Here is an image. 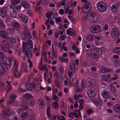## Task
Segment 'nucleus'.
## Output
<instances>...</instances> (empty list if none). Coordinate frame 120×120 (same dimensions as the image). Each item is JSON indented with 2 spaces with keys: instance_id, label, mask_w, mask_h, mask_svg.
Masks as SVG:
<instances>
[{
  "instance_id": "obj_19",
  "label": "nucleus",
  "mask_w": 120,
  "mask_h": 120,
  "mask_svg": "<svg viewBox=\"0 0 120 120\" xmlns=\"http://www.w3.org/2000/svg\"><path fill=\"white\" fill-rule=\"evenodd\" d=\"M32 42L31 40L29 39L26 43V46L27 48L28 49H30L33 47Z\"/></svg>"
},
{
  "instance_id": "obj_2",
  "label": "nucleus",
  "mask_w": 120,
  "mask_h": 120,
  "mask_svg": "<svg viewBox=\"0 0 120 120\" xmlns=\"http://www.w3.org/2000/svg\"><path fill=\"white\" fill-rule=\"evenodd\" d=\"M0 60L3 62L4 63V64L7 65H10L11 62L13 61V59L5 57L4 55L1 52H0Z\"/></svg>"
},
{
  "instance_id": "obj_21",
  "label": "nucleus",
  "mask_w": 120,
  "mask_h": 120,
  "mask_svg": "<svg viewBox=\"0 0 120 120\" xmlns=\"http://www.w3.org/2000/svg\"><path fill=\"white\" fill-rule=\"evenodd\" d=\"M57 87H59L60 85V80L59 77L56 78L54 81Z\"/></svg>"
},
{
  "instance_id": "obj_9",
  "label": "nucleus",
  "mask_w": 120,
  "mask_h": 120,
  "mask_svg": "<svg viewBox=\"0 0 120 120\" xmlns=\"http://www.w3.org/2000/svg\"><path fill=\"white\" fill-rule=\"evenodd\" d=\"M90 30L93 33H98L100 31V28L98 25H93L90 28Z\"/></svg>"
},
{
  "instance_id": "obj_6",
  "label": "nucleus",
  "mask_w": 120,
  "mask_h": 120,
  "mask_svg": "<svg viewBox=\"0 0 120 120\" xmlns=\"http://www.w3.org/2000/svg\"><path fill=\"white\" fill-rule=\"evenodd\" d=\"M0 45L1 50L2 51H3V50H5L9 47L11 48L10 46L9 42L6 40H3L1 43Z\"/></svg>"
},
{
  "instance_id": "obj_47",
  "label": "nucleus",
  "mask_w": 120,
  "mask_h": 120,
  "mask_svg": "<svg viewBox=\"0 0 120 120\" xmlns=\"http://www.w3.org/2000/svg\"><path fill=\"white\" fill-rule=\"evenodd\" d=\"M26 43L23 42V46L22 47V51L23 52H25L26 49Z\"/></svg>"
},
{
  "instance_id": "obj_34",
  "label": "nucleus",
  "mask_w": 120,
  "mask_h": 120,
  "mask_svg": "<svg viewBox=\"0 0 120 120\" xmlns=\"http://www.w3.org/2000/svg\"><path fill=\"white\" fill-rule=\"evenodd\" d=\"M6 82L7 83V88L8 89H7V92H8L9 90H11L12 87L11 86V82H8L7 81H6Z\"/></svg>"
},
{
  "instance_id": "obj_36",
  "label": "nucleus",
  "mask_w": 120,
  "mask_h": 120,
  "mask_svg": "<svg viewBox=\"0 0 120 120\" xmlns=\"http://www.w3.org/2000/svg\"><path fill=\"white\" fill-rule=\"evenodd\" d=\"M26 55L29 57H31L32 53L31 51L29 49L27 50L26 52Z\"/></svg>"
},
{
  "instance_id": "obj_13",
  "label": "nucleus",
  "mask_w": 120,
  "mask_h": 120,
  "mask_svg": "<svg viewBox=\"0 0 120 120\" xmlns=\"http://www.w3.org/2000/svg\"><path fill=\"white\" fill-rule=\"evenodd\" d=\"M35 87V84L33 82H32L30 84H27L26 86V88L29 90L31 91L33 89H34Z\"/></svg>"
},
{
  "instance_id": "obj_7",
  "label": "nucleus",
  "mask_w": 120,
  "mask_h": 120,
  "mask_svg": "<svg viewBox=\"0 0 120 120\" xmlns=\"http://www.w3.org/2000/svg\"><path fill=\"white\" fill-rule=\"evenodd\" d=\"M90 55L91 57L93 58H97L99 55V51L97 49H92L90 51Z\"/></svg>"
},
{
  "instance_id": "obj_18",
  "label": "nucleus",
  "mask_w": 120,
  "mask_h": 120,
  "mask_svg": "<svg viewBox=\"0 0 120 120\" xmlns=\"http://www.w3.org/2000/svg\"><path fill=\"white\" fill-rule=\"evenodd\" d=\"M20 6L19 5L15 6L13 8V11L15 13H17L20 11Z\"/></svg>"
},
{
  "instance_id": "obj_43",
  "label": "nucleus",
  "mask_w": 120,
  "mask_h": 120,
  "mask_svg": "<svg viewBox=\"0 0 120 120\" xmlns=\"http://www.w3.org/2000/svg\"><path fill=\"white\" fill-rule=\"evenodd\" d=\"M11 1L12 4L13 5L18 4L19 3V0H11Z\"/></svg>"
},
{
  "instance_id": "obj_17",
  "label": "nucleus",
  "mask_w": 120,
  "mask_h": 120,
  "mask_svg": "<svg viewBox=\"0 0 120 120\" xmlns=\"http://www.w3.org/2000/svg\"><path fill=\"white\" fill-rule=\"evenodd\" d=\"M21 5L26 9H28L29 8V5L28 3L25 1H21Z\"/></svg>"
},
{
  "instance_id": "obj_25",
  "label": "nucleus",
  "mask_w": 120,
  "mask_h": 120,
  "mask_svg": "<svg viewBox=\"0 0 120 120\" xmlns=\"http://www.w3.org/2000/svg\"><path fill=\"white\" fill-rule=\"evenodd\" d=\"M88 95L91 98H93L95 95L94 92L93 91L91 90H89L87 92Z\"/></svg>"
},
{
  "instance_id": "obj_44",
  "label": "nucleus",
  "mask_w": 120,
  "mask_h": 120,
  "mask_svg": "<svg viewBox=\"0 0 120 120\" xmlns=\"http://www.w3.org/2000/svg\"><path fill=\"white\" fill-rule=\"evenodd\" d=\"M1 65V66L4 72H6L8 70V68L5 66H4V64L3 65Z\"/></svg>"
},
{
  "instance_id": "obj_8",
  "label": "nucleus",
  "mask_w": 120,
  "mask_h": 120,
  "mask_svg": "<svg viewBox=\"0 0 120 120\" xmlns=\"http://www.w3.org/2000/svg\"><path fill=\"white\" fill-rule=\"evenodd\" d=\"M111 33L112 36L115 38L118 37L120 35L118 30L116 28L112 29L111 31Z\"/></svg>"
},
{
  "instance_id": "obj_35",
  "label": "nucleus",
  "mask_w": 120,
  "mask_h": 120,
  "mask_svg": "<svg viewBox=\"0 0 120 120\" xmlns=\"http://www.w3.org/2000/svg\"><path fill=\"white\" fill-rule=\"evenodd\" d=\"M77 79L76 78H74L72 79L71 83L70 85L72 86L73 85H75L77 83Z\"/></svg>"
},
{
  "instance_id": "obj_31",
  "label": "nucleus",
  "mask_w": 120,
  "mask_h": 120,
  "mask_svg": "<svg viewBox=\"0 0 120 120\" xmlns=\"http://www.w3.org/2000/svg\"><path fill=\"white\" fill-rule=\"evenodd\" d=\"M28 113L27 112H25L22 114L20 117L22 119H24L28 116Z\"/></svg>"
},
{
  "instance_id": "obj_59",
  "label": "nucleus",
  "mask_w": 120,
  "mask_h": 120,
  "mask_svg": "<svg viewBox=\"0 0 120 120\" xmlns=\"http://www.w3.org/2000/svg\"><path fill=\"white\" fill-rule=\"evenodd\" d=\"M92 112V110L90 109H88L86 110V112L88 114H91Z\"/></svg>"
},
{
  "instance_id": "obj_4",
  "label": "nucleus",
  "mask_w": 120,
  "mask_h": 120,
  "mask_svg": "<svg viewBox=\"0 0 120 120\" xmlns=\"http://www.w3.org/2000/svg\"><path fill=\"white\" fill-rule=\"evenodd\" d=\"M97 7L99 11L102 12L105 11L107 8L105 4L102 1H100L98 3Z\"/></svg>"
},
{
  "instance_id": "obj_12",
  "label": "nucleus",
  "mask_w": 120,
  "mask_h": 120,
  "mask_svg": "<svg viewBox=\"0 0 120 120\" xmlns=\"http://www.w3.org/2000/svg\"><path fill=\"white\" fill-rule=\"evenodd\" d=\"M12 27L17 31H19L21 29L19 24L16 22H14L12 24Z\"/></svg>"
},
{
  "instance_id": "obj_37",
  "label": "nucleus",
  "mask_w": 120,
  "mask_h": 120,
  "mask_svg": "<svg viewBox=\"0 0 120 120\" xmlns=\"http://www.w3.org/2000/svg\"><path fill=\"white\" fill-rule=\"evenodd\" d=\"M110 70V69L103 68H101V69L100 71L101 72L104 73L105 72L109 71Z\"/></svg>"
},
{
  "instance_id": "obj_26",
  "label": "nucleus",
  "mask_w": 120,
  "mask_h": 120,
  "mask_svg": "<svg viewBox=\"0 0 120 120\" xmlns=\"http://www.w3.org/2000/svg\"><path fill=\"white\" fill-rule=\"evenodd\" d=\"M114 109L115 111L117 112H120V106L119 105H115L114 106Z\"/></svg>"
},
{
  "instance_id": "obj_64",
  "label": "nucleus",
  "mask_w": 120,
  "mask_h": 120,
  "mask_svg": "<svg viewBox=\"0 0 120 120\" xmlns=\"http://www.w3.org/2000/svg\"><path fill=\"white\" fill-rule=\"evenodd\" d=\"M55 20L56 22H60L61 21V19L59 17L56 18L55 19Z\"/></svg>"
},
{
  "instance_id": "obj_50",
  "label": "nucleus",
  "mask_w": 120,
  "mask_h": 120,
  "mask_svg": "<svg viewBox=\"0 0 120 120\" xmlns=\"http://www.w3.org/2000/svg\"><path fill=\"white\" fill-rule=\"evenodd\" d=\"M75 86V89L76 91V92L78 91L79 90V86L78 85L77 83L75 85H74Z\"/></svg>"
},
{
  "instance_id": "obj_61",
  "label": "nucleus",
  "mask_w": 120,
  "mask_h": 120,
  "mask_svg": "<svg viewBox=\"0 0 120 120\" xmlns=\"http://www.w3.org/2000/svg\"><path fill=\"white\" fill-rule=\"evenodd\" d=\"M66 38V37L64 35H62L60 36V40H64L65 38Z\"/></svg>"
},
{
  "instance_id": "obj_33",
  "label": "nucleus",
  "mask_w": 120,
  "mask_h": 120,
  "mask_svg": "<svg viewBox=\"0 0 120 120\" xmlns=\"http://www.w3.org/2000/svg\"><path fill=\"white\" fill-rule=\"evenodd\" d=\"M52 106L54 108H57L58 109H59L58 104L55 101L52 102Z\"/></svg>"
},
{
  "instance_id": "obj_5",
  "label": "nucleus",
  "mask_w": 120,
  "mask_h": 120,
  "mask_svg": "<svg viewBox=\"0 0 120 120\" xmlns=\"http://www.w3.org/2000/svg\"><path fill=\"white\" fill-rule=\"evenodd\" d=\"M91 5L90 3L88 2L84 4L83 6L82 10L83 12L85 13L88 12L90 10Z\"/></svg>"
},
{
  "instance_id": "obj_39",
  "label": "nucleus",
  "mask_w": 120,
  "mask_h": 120,
  "mask_svg": "<svg viewBox=\"0 0 120 120\" xmlns=\"http://www.w3.org/2000/svg\"><path fill=\"white\" fill-rule=\"evenodd\" d=\"M52 54L55 58H56L57 57V51H54V48H52Z\"/></svg>"
},
{
  "instance_id": "obj_40",
  "label": "nucleus",
  "mask_w": 120,
  "mask_h": 120,
  "mask_svg": "<svg viewBox=\"0 0 120 120\" xmlns=\"http://www.w3.org/2000/svg\"><path fill=\"white\" fill-rule=\"evenodd\" d=\"M24 96V97L27 99L32 98L33 97L32 95L28 93H26L25 94Z\"/></svg>"
},
{
  "instance_id": "obj_14",
  "label": "nucleus",
  "mask_w": 120,
  "mask_h": 120,
  "mask_svg": "<svg viewBox=\"0 0 120 120\" xmlns=\"http://www.w3.org/2000/svg\"><path fill=\"white\" fill-rule=\"evenodd\" d=\"M0 35L3 38L6 39H9V37L8 34L4 30H2L0 31Z\"/></svg>"
},
{
  "instance_id": "obj_52",
  "label": "nucleus",
  "mask_w": 120,
  "mask_h": 120,
  "mask_svg": "<svg viewBox=\"0 0 120 120\" xmlns=\"http://www.w3.org/2000/svg\"><path fill=\"white\" fill-rule=\"evenodd\" d=\"M40 69L43 71H44L47 69V67L45 65L41 66L40 68Z\"/></svg>"
},
{
  "instance_id": "obj_55",
  "label": "nucleus",
  "mask_w": 120,
  "mask_h": 120,
  "mask_svg": "<svg viewBox=\"0 0 120 120\" xmlns=\"http://www.w3.org/2000/svg\"><path fill=\"white\" fill-rule=\"evenodd\" d=\"M47 111V114L48 116H51V114L50 113V112L49 110V108H48L46 110Z\"/></svg>"
},
{
  "instance_id": "obj_57",
  "label": "nucleus",
  "mask_w": 120,
  "mask_h": 120,
  "mask_svg": "<svg viewBox=\"0 0 120 120\" xmlns=\"http://www.w3.org/2000/svg\"><path fill=\"white\" fill-rule=\"evenodd\" d=\"M64 12V10L62 9H60L59 10V13L61 15H62L63 14Z\"/></svg>"
},
{
  "instance_id": "obj_16",
  "label": "nucleus",
  "mask_w": 120,
  "mask_h": 120,
  "mask_svg": "<svg viewBox=\"0 0 120 120\" xmlns=\"http://www.w3.org/2000/svg\"><path fill=\"white\" fill-rule=\"evenodd\" d=\"M101 78L103 80L106 82L109 81L111 80L110 75L109 74L107 75H103L101 76Z\"/></svg>"
},
{
  "instance_id": "obj_48",
  "label": "nucleus",
  "mask_w": 120,
  "mask_h": 120,
  "mask_svg": "<svg viewBox=\"0 0 120 120\" xmlns=\"http://www.w3.org/2000/svg\"><path fill=\"white\" fill-rule=\"evenodd\" d=\"M59 98L56 95H54L53 97V99L54 101H57L59 100Z\"/></svg>"
},
{
  "instance_id": "obj_60",
  "label": "nucleus",
  "mask_w": 120,
  "mask_h": 120,
  "mask_svg": "<svg viewBox=\"0 0 120 120\" xmlns=\"http://www.w3.org/2000/svg\"><path fill=\"white\" fill-rule=\"evenodd\" d=\"M59 70L61 74H62L63 73L64 69L63 68V67H60V68Z\"/></svg>"
},
{
  "instance_id": "obj_51",
  "label": "nucleus",
  "mask_w": 120,
  "mask_h": 120,
  "mask_svg": "<svg viewBox=\"0 0 120 120\" xmlns=\"http://www.w3.org/2000/svg\"><path fill=\"white\" fill-rule=\"evenodd\" d=\"M111 90L112 91V92H113L114 94H115L116 95H117L116 94V90L115 87H112L111 89Z\"/></svg>"
},
{
  "instance_id": "obj_42",
  "label": "nucleus",
  "mask_w": 120,
  "mask_h": 120,
  "mask_svg": "<svg viewBox=\"0 0 120 120\" xmlns=\"http://www.w3.org/2000/svg\"><path fill=\"white\" fill-rule=\"evenodd\" d=\"M8 32L11 34H14L15 32V31L12 28H9L8 29Z\"/></svg>"
},
{
  "instance_id": "obj_10",
  "label": "nucleus",
  "mask_w": 120,
  "mask_h": 120,
  "mask_svg": "<svg viewBox=\"0 0 120 120\" xmlns=\"http://www.w3.org/2000/svg\"><path fill=\"white\" fill-rule=\"evenodd\" d=\"M69 68L68 71H74L77 70V69L76 68L74 62L73 61L71 60L70 62Z\"/></svg>"
},
{
  "instance_id": "obj_29",
  "label": "nucleus",
  "mask_w": 120,
  "mask_h": 120,
  "mask_svg": "<svg viewBox=\"0 0 120 120\" xmlns=\"http://www.w3.org/2000/svg\"><path fill=\"white\" fill-rule=\"evenodd\" d=\"M10 41L11 44H15L16 42V38L13 37H9V39Z\"/></svg>"
},
{
  "instance_id": "obj_45",
  "label": "nucleus",
  "mask_w": 120,
  "mask_h": 120,
  "mask_svg": "<svg viewBox=\"0 0 120 120\" xmlns=\"http://www.w3.org/2000/svg\"><path fill=\"white\" fill-rule=\"evenodd\" d=\"M35 103V101L33 100H31L29 103V105L31 106H33Z\"/></svg>"
},
{
  "instance_id": "obj_53",
  "label": "nucleus",
  "mask_w": 120,
  "mask_h": 120,
  "mask_svg": "<svg viewBox=\"0 0 120 120\" xmlns=\"http://www.w3.org/2000/svg\"><path fill=\"white\" fill-rule=\"evenodd\" d=\"M24 111L23 109L22 108L18 109H17V112L19 113H21Z\"/></svg>"
},
{
  "instance_id": "obj_15",
  "label": "nucleus",
  "mask_w": 120,
  "mask_h": 120,
  "mask_svg": "<svg viewBox=\"0 0 120 120\" xmlns=\"http://www.w3.org/2000/svg\"><path fill=\"white\" fill-rule=\"evenodd\" d=\"M101 96L104 98H109V94L108 91L105 90H103L101 92Z\"/></svg>"
},
{
  "instance_id": "obj_1",
  "label": "nucleus",
  "mask_w": 120,
  "mask_h": 120,
  "mask_svg": "<svg viewBox=\"0 0 120 120\" xmlns=\"http://www.w3.org/2000/svg\"><path fill=\"white\" fill-rule=\"evenodd\" d=\"M18 61L15 59L12 68L13 70L14 76L17 78H18L20 77L22 73L19 71L18 69Z\"/></svg>"
},
{
  "instance_id": "obj_30",
  "label": "nucleus",
  "mask_w": 120,
  "mask_h": 120,
  "mask_svg": "<svg viewBox=\"0 0 120 120\" xmlns=\"http://www.w3.org/2000/svg\"><path fill=\"white\" fill-rule=\"evenodd\" d=\"M94 36V34H89L86 36V38L88 40L91 41L92 40V38H93Z\"/></svg>"
},
{
  "instance_id": "obj_41",
  "label": "nucleus",
  "mask_w": 120,
  "mask_h": 120,
  "mask_svg": "<svg viewBox=\"0 0 120 120\" xmlns=\"http://www.w3.org/2000/svg\"><path fill=\"white\" fill-rule=\"evenodd\" d=\"M17 96V95H12L10 97V100L13 102L15 101V99L16 98Z\"/></svg>"
},
{
  "instance_id": "obj_28",
  "label": "nucleus",
  "mask_w": 120,
  "mask_h": 120,
  "mask_svg": "<svg viewBox=\"0 0 120 120\" xmlns=\"http://www.w3.org/2000/svg\"><path fill=\"white\" fill-rule=\"evenodd\" d=\"M113 51L115 53L120 54V48L115 47L113 49Z\"/></svg>"
},
{
  "instance_id": "obj_22",
  "label": "nucleus",
  "mask_w": 120,
  "mask_h": 120,
  "mask_svg": "<svg viewBox=\"0 0 120 120\" xmlns=\"http://www.w3.org/2000/svg\"><path fill=\"white\" fill-rule=\"evenodd\" d=\"M37 104L40 106L41 108H43L45 106V104L43 99H40L38 100Z\"/></svg>"
},
{
  "instance_id": "obj_56",
  "label": "nucleus",
  "mask_w": 120,
  "mask_h": 120,
  "mask_svg": "<svg viewBox=\"0 0 120 120\" xmlns=\"http://www.w3.org/2000/svg\"><path fill=\"white\" fill-rule=\"evenodd\" d=\"M20 19L22 21H23L26 18V16L24 15H21L19 17Z\"/></svg>"
},
{
  "instance_id": "obj_62",
  "label": "nucleus",
  "mask_w": 120,
  "mask_h": 120,
  "mask_svg": "<svg viewBox=\"0 0 120 120\" xmlns=\"http://www.w3.org/2000/svg\"><path fill=\"white\" fill-rule=\"evenodd\" d=\"M74 113H77L79 115H81L80 111L79 110H78L77 109H75L74 112Z\"/></svg>"
},
{
  "instance_id": "obj_20",
  "label": "nucleus",
  "mask_w": 120,
  "mask_h": 120,
  "mask_svg": "<svg viewBox=\"0 0 120 120\" xmlns=\"http://www.w3.org/2000/svg\"><path fill=\"white\" fill-rule=\"evenodd\" d=\"M21 70L24 72H26L28 70L27 68V65L26 63H22V64H21Z\"/></svg>"
},
{
  "instance_id": "obj_38",
  "label": "nucleus",
  "mask_w": 120,
  "mask_h": 120,
  "mask_svg": "<svg viewBox=\"0 0 120 120\" xmlns=\"http://www.w3.org/2000/svg\"><path fill=\"white\" fill-rule=\"evenodd\" d=\"M21 106L22 108L24 109L27 108V104L25 102H22L21 103Z\"/></svg>"
},
{
  "instance_id": "obj_23",
  "label": "nucleus",
  "mask_w": 120,
  "mask_h": 120,
  "mask_svg": "<svg viewBox=\"0 0 120 120\" xmlns=\"http://www.w3.org/2000/svg\"><path fill=\"white\" fill-rule=\"evenodd\" d=\"M86 82L87 83L91 85V86H93L94 85L95 83V80L94 79L89 78L87 79Z\"/></svg>"
},
{
  "instance_id": "obj_63",
  "label": "nucleus",
  "mask_w": 120,
  "mask_h": 120,
  "mask_svg": "<svg viewBox=\"0 0 120 120\" xmlns=\"http://www.w3.org/2000/svg\"><path fill=\"white\" fill-rule=\"evenodd\" d=\"M35 118L33 115H31L30 116L29 119V120H34Z\"/></svg>"
},
{
  "instance_id": "obj_58",
  "label": "nucleus",
  "mask_w": 120,
  "mask_h": 120,
  "mask_svg": "<svg viewBox=\"0 0 120 120\" xmlns=\"http://www.w3.org/2000/svg\"><path fill=\"white\" fill-rule=\"evenodd\" d=\"M28 17L27 16H26V18L22 21L24 23H26L28 21Z\"/></svg>"
},
{
  "instance_id": "obj_54",
  "label": "nucleus",
  "mask_w": 120,
  "mask_h": 120,
  "mask_svg": "<svg viewBox=\"0 0 120 120\" xmlns=\"http://www.w3.org/2000/svg\"><path fill=\"white\" fill-rule=\"evenodd\" d=\"M3 52H8L10 54L12 52V51L11 50H9L8 48L6 49L5 50H3Z\"/></svg>"
},
{
  "instance_id": "obj_11",
  "label": "nucleus",
  "mask_w": 120,
  "mask_h": 120,
  "mask_svg": "<svg viewBox=\"0 0 120 120\" xmlns=\"http://www.w3.org/2000/svg\"><path fill=\"white\" fill-rule=\"evenodd\" d=\"M24 34L27 38H30L31 37V34L28 31V28L26 26L24 27Z\"/></svg>"
},
{
  "instance_id": "obj_32",
  "label": "nucleus",
  "mask_w": 120,
  "mask_h": 120,
  "mask_svg": "<svg viewBox=\"0 0 120 120\" xmlns=\"http://www.w3.org/2000/svg\"><path fill=\"white\" fill-rule=\"evenodd\" d=\"M72 29L71 28H70L67 30L66 32L67 34L70 36H72L73 34Z\"/></svg>"
},
{
  "instance_id": "obj_27",
  "label": "nucleus",
  "mask_w": 120,
  "mask_h": 120,
  "mask_svg": "<svg viewBox=\"0 0 120 120\" xmlns=\"http://www.w3.org/2000/svg\"><path fill=\"white\" fill-rule=\"evenodd\" d=\"M111 11L113 12H116L117 11L118 9L117 6L115 4H113L111 7Z\"/></svg>"
},
{
  "instance_id": "obj_24",
  "label": "nucleus",
  "mask_w": 120,
  "mask_h": 120,
  "mask_svg": "<svg viewBox=\"0 0 120 120\" xmlns=\"http://www.w3.org/2000/svg\"><path fill=\"white\" fill-rule=\"evenodd\" d=\"M7 14V12L5 10L4 8L0 9V15L4 17Z\"/></svg>"
},
{
  "instance_id": "obj_3",
  "label": "nucleus",
  "mask_w": 120,
  "mask_h": 120,
  "mask_svg": "<svg viewBox=\"0 0 120 120\" xmlns=\"http://www.w3.org/2000/svg\"><path fill=\"white\" fill-rule=\"evenodd\" d=\"M97 18V17L95 14L92 12L91 13L88 14L85 17L83 18L82 20H85V19L86 20H88L91 22H94L96 21Z\"/></svg>"
},
{
  "instance_id": "obj_46",
  "label": "nucleus",
  "mask_w": 120,
  "mask_h": 120,
  "mask_svg": "<svg viewBox=\"0 0 120 120\" xmlns=\"http://www.w3.org/2000/svg\"><path fill=\"white\" fill-rule=\"evenodd\" d=\"M53 13L52 11H50L47 12L46 15V17L47 18L50 17L53 14Z\"/></svg>"
},
{
  "instance_id": "obj_49",
  "label": "nucleus",
  "mask_w": 120,
  "mask_h": 120,
  "mask_svg": "<svg viewBox=\"0 0 120 120\" xmlns=\"http://www.w3.org/2000/svg\"><path fill=\"white\" fill-rule=\"evenodd\" d=\"M0 25L1 27L4 28L5 27V25L3 21L0 20Z\"/></svg>"
}]
</instances>
